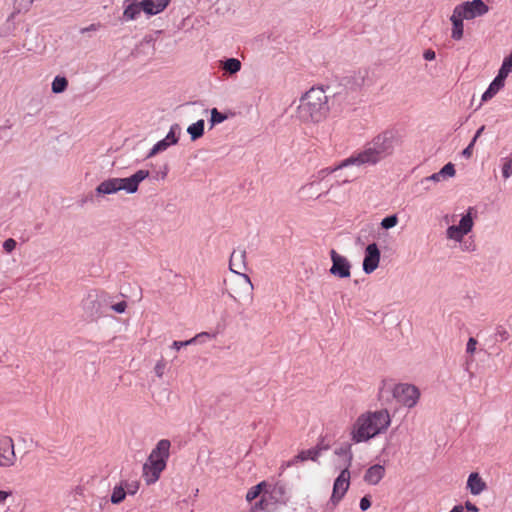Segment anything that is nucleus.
<instances>
[{
    "label": "nucleus",
    "mask_w": 512,
    "mask_h": 512,
    "mask_svg": "<svg viewBox=\"0 0 512 512\" xmlns=\"http://www.w3.org/2000/svg\"><path fill=\"white\" fill-rule=\"evenodd\" d=\"M391 416L387 409L366 411L360 414L351 427V440L354 443L367 442L387 431Z\"/></svg>",
    "instance_id": "obj_1"
},
{
    "label": "nucleus",
    "mask_w": 512,
    "mask_h": 512,
    "mask_svg": "<svg viewBox=\"0 0 512 512\" xmlns=\"http://www.w3.org/2000/svg\"><path fill=\"white\" fill-rule=\"evenodd\" d=\"M395 136L392 132L377 135L362 151L352 154L343 166L374 165L394 151Z\"/></svg>",
    "instance_id": "obj_2"
},
{
    "label": "nucleus",
    "mask_w": 512,
    "mask_h": 512,
    "mask_svg": "<svg viewBox=\"0 0 512 512\" xmlns=\"http://www.w3.org/2000/svg\"><path fill=\"white\" fill-rule=\"evenodd\" d=\"M328 96L323 88L312 87L300 99L297 109L299 119L304 123H320L329 114Z\"/></svg>",
    "instance_id": "obj_3"
},
{
    "label": "nucleus",
    "mask_w": 512,
    "mask_h": 512,
    "mask_svg": "<svg viewBox=\"0 0 512 512\" xmlns=\"http://www.w3.org/2000/svg\"><path fill=\"white\" fill-rule=\"evenodd\" d=\"M171 443L167 439L160 440L151 451L147 461L143 465L142 477L147 485L154 484L160 478L167 466L170 455Z\"/></svg>",
    "instance_id": "obj_4"
},
{
    "label": "nucleus",
    "mask_w": 512,
    "mask_h": 512,
    "mask_svg": "<svg viewBox=\"0 0 512 512\" xmlns=\"http://www.w3.org/2000/svg\"><path fill=\"white\" fill-rule=\"evenodd\" d=\"M488 12V6L482 0H472L457 5L450 17L452 22L451 37L460 40L463 37V21L471 20Z\"/></svg>",
    "instance_id": "obj_5"
},
{
    "label": "nucleus",
    "mask_w": 512,
    "mask_h": 512,
    "mask_svg": "<svg viewBox=\"0 0 512 512\" xmlns=\"http://www.w3.org/2000/svg\"><path fill=\"white\" fill-rule=\"evenodd\" d=\"M107 300L108 294L105 291L92 289L82 299L81 309L88 318L94 319L102 314Z\"/></svg>",
    "instance_id": "obj_6"
},
{
    "label": "nucleus",
    "mask_w": 512,
    "mask_h": 512,
    "mask_svg": "<svg viewBox=\"0 0 512 512\" xmlns=\"http://www.w3.org/2000/svg\"><path fill=\"white\" fill-rule=\"evenodd\" d=\"M393 397L405 407H414L420 398L419 389L407 383H400L394 386L392 390Z\"/></svg>",
    "instance_id": "obj_7"
},
{
    "label": "nucleus",
    "mask_w": 512,
    "mask_h": 512,
    "mask_svg": "<svg viewBox=\"0 0 512 512\" xmlns=\"http://www.w3.org/2000/svg\"><path fill=\"white\" fill-rule=\"evenodd\" d=\"M512 71V54L505 57L502 67L499 70L498 75L489 85L488 89L482 95V101H488L493 98L503 87L505 79Z\"/></svg>",
    "instance_id": "obj_8"
},
{
    "label": "nucleus",
    "mask_w": 512,
    "mask_h": 512,
    "mask_svg": "<svg viewBox=\"0 0 512 512\" xmlns=\"http://www.w3.org/2000/svg\"><path fill=\"white\" fill-rule=\"evenodd\" d=\"M352 462V454L349 453L347 464L345 467L341 470L339 476L335 479L334 485H333V491L331 495V502L333 505H337L340 500L344 497L346 494L349 486H350V471L349 468L351 466Z\"/></svg>",
    "instance_id": "obj_9"
},
{
    "label": "nucleus",
    "mask_w": 512,
    "mask_h": 512,
    "mask_svg": "<svg viewBox=\"0 0 512 512\" xmlns=\"http://www.w3.org/2000/svg\"><path fill=\"white\" fill-rule=\"evenodd\" d=\"M17 462L14 441L10 436L0 438V467L10 468Z\"/></svg>",
    "instance_id": "obj_10"
},
{
    "label": "nucleus",
    "mask_w": 512,
    "mask_h": 512,
    "mask_svg": "<svg viewBox=\"0 0 512 512\" xmlns=\"http://www.w3.org/2000/svg\"><path fill=\"white\" fill-rule=\"evenodd\" d=\"M149 176L148 170H138L133 175L127 178H116L118 192L123 190L129 194L138 191L139 184Z\"/></svg>",
    "instance_id": "obj_11"
},
{
    "label": "nucleus",
    "mask_w": 512,
    "mask_h": 512,
    "mask_svg": "<svg viewBox=\"0 0 512 512\" xmlns=\"http://www.w3.org/2000/svg\"><path fill=\"white\" fill-rule=\"evenodd\" d=\"M332 266L329 272L338 278H349L351 276V263L345 257L332 249L330 251Z\"/></svg>",
    "instance_id": "obj_12"
},
{
    "label": "nucleus",
    "mask_w": 512,
    "mask_h": 512,
    "mask_svg": "<svg viewBox=\"0 0 512 512\" xmlns=\"http://www.w3.org/2000/svg\"><path fill=\"white\" fill-rule=\"evenodd\" d=\"M472 227L473 220L469 210L468 213L461 218L459 225H452L448 227L446 231L447 238L455 241H461L463 237L472 230Z\"/></svg>",
    "instance_id": "obj_13"
},
{
    "label": "nucleus",
    "mask_w": 512,
    "mask_h": 512,
    "mask_svg": "<svg viewBox=\"0 0 512 512\" xmlns=\"http://www.w3.org/2000/svg\"><path fill=\"white\" fill-rule=\"evenodd\" d=\"M240 280L234 282L233 293L230 296L235 300L239 301L242 298L253 297V284L250 277L247 274H240Z\"/></svg>",
    "instance_id": "obj_14"
},
{
    "label": "nucleus",
    "mask_w": 512,
    "mask_h": 512,
    "mask_svg": "<svg viewBox=\"0 0 512 512\" xmlns=\"http://www.w3.org/2000/svg\"><path fill=\"white\" fill-rule=\"evenodd\" d=\"M380 262V251L376 243L369 244L365 249V257L363 260V270L370 274L374 272Z\"/></svg>",
    "instance_id": "obj_15"
},
{
    "label": "nucleus",
    "mask_w": 512,
    "mask_h": 512,
    "mask_svg": "<svg viewBox=\"0 0 512 512\" xmlns=\"http://www.w3.org/2000/svg\"><path fill=\"white\" fill-rule=\"evenodd\" d=\"M247 254L244 249L234 250L230 256L229 260V269L233 273L240 276L242 274L241 270H246L247 268Z\"/></svg>",
    "instance_id": "obj_16"
},
{
    "label": "nucleus",
    "mask_w": 512,
    "mask_h": 512,
    "mask_svg": "<svg viewBox=\"0 0 512 512\" xmlns=\"http://www.w3.org/2000/svg\"><path fill=\"white\" fill-rule=\"evenodd\" d=\"M178 142V138L175 135L173 128L168 132L166 137L163 140L157 142L153 148L150 150L148 157H153L156 154L165 151L169 146L176 144Z\"/></svg>",
    "instance_id": "obj_17"
},
{
    "label": "nucleus",
    "mask_w": 512,
    "mask_h": 512,
    "mask_svg": "<svg viewBox=\"0 0 512 512\" xmlns=\"http://www.w3.org/2000/svg\"><path fill=\"white\" fill-rule=\"evenodd\" d=\"M467 489L472 495H479L487 489V485L479 473L473 472L468 477Z\"/></svg>",
    "instance_id": "obj_18"
},
{
    "label": "nucleus",
    "mask_w": 512,
    "mask_h": 512,
    "mask_svg": "<svg viewBox=\"0 0 512 512\" xmlns=\"http://www.w3.org/2000/svg\"><path fill=\"white\" fill-rule=\"evenodd\" d=\"M170 0H142L141 6L144 12L149 15H155L162 12L169 4Z\"/></svg>",
    "instance_id": "obj_19"
},
{
    "label": "nucleus",
    "mask_w": 512,
    "mask_h": 512,
    "mask_svg": "<svg viewBox=\"0 0 512 512\" xmlns=\"http://www.w3.org/2000/svg\"><path fill=\"white\" fill-rule=\"evenodd\" d=\"M385 475V468L376 464L371 466L364 475V480L370 485L378 484Z\"/></svg>",
    "instance_id": "obj_20"
},
{
    "label": "nucleus",
    "mask_w": 512,
    "mask_h": 512,
    "mask_svg": "<svg viewBox=\"0 0 512 512\" xmlns=\"http://www.w3.org/2000/svg\"><path fill=\"white\" fill-rule=\"evenodd\" d=\"M116 178H109L102 181L95 189L98 195H109L118 192Z\"/></svg>",
    "instance_id": "obj_21"
},
{
    "label": "nucleus",
    "mask_w": 512,
    "mask_h": 512,
    "mask_svg": "<svg viewBox=\"0 0 512 512\" xmlns=\"http://www.w3.org/2000/svg\"><path fill=\"white\" fill-rule=\"evenodd\" d=\"M320 452H321V449L318 447L307 449V450H302L295 456L294 460L295 461H306V460L316 461L318 459V457L320 456Z\"/></svg>",
    "instance_id": "obj_22"
},
{
    "label": "nucleus",
    "mask_w": 512,
    "mask_h": 512,
    "mask_svg": "<svg viewBox=\"0 0 512 512\" xmlns=\"http://www.w3.org/2000/svg\"><path fill=\"white\" fill-rule=\"evenodd\" d=\"M187 132L191 136L192 140H196L202 137L204 133V120L200 119L197 122L193 123L187 128Z\"/></svg>",
    "instance_id": "obj_23"
},
{
    "label": "nucleus",
    "mask_w": 512,
    "mask_h": 512,
    "mask_svg": "<svg viewBox=\"0 0 512 512\" xmlns=\"http://www.w3.org/2000/svg\"><path fill=\"white\" fill-rule=\"evenodd\" d=\"M35 0H14V12L11 17H14L15 14L25 13L27 12Z\"/></svg>",
    "instance_id": "obj_24"
},
{
    "label": "nucleus",
    "mask_w": 512,
    "mask_h": 512,
    "mask_svg": "<svg viewBox=\"0 0 512 512\" xmlns=\"http://www.w3.org/2000/svg\"><path fill=\"white\" fill-rule=\"evenodd\" d=\"M266 486L267 483L265 481H262L259 484L251 487L246 494V500L248 502H252L253 500H255L263 492Z\"/></svg>",
    "instance_id": "obj_25"
},
{
    "label": "nucleus",
    "mask_w": 512,
    "mask_h": 512,
    "mask_svg": "<svg viewBox=\"0 0 512 512\" xmlns=\"http://www.w3.org/2000/svg\"><path fill=\"white\" fill-rule=\"evenodd\" d=\"M68 80L62 76H56L52 82L53 93H62L67 89Z\"/></svg>",
    "instance_id": "obj_26"
},
{
    "label": "nucleus",
    "mask_w": 512,
    "mask_h": 512,
    "mask_svg": "<svg viewBox=\"0 0 512 512\" xmlns=\"http://www.w3.org/2000/svg\"><path fill=\"white\" fill-rule=\"evenodd\" d=\"M141 10H143L141 3L140 4H130L124 10L123 16L127 20H133L140 14Z\"/></svg>",
    "instance_id": "obj_27"
},
{
    "label": "nucleus",
    "mask_w": 512,
    "mask_h": 512,
    "mask_svg": "<svg viewBox=\"0 0 512 512\" xmlns=\"http://www.w3.org/2000/svg\"><path fill=\"white\" fill-rule=\"evenodd\" d=\"M223 69L230 74H235L241 69V62L236 58H230L223 64Z\"/></svg>",
    "instance_id": "obj_28"
},
{
    "label": "nucleus",
    "mask_w": 512,
    "mask_h": 512,
    "mask_svg": "<svg viewBox=\"0 0 512 512\" xmlns=\"http://www.w3.org/2000/svg\"><path fill=\"white\" fill-rule=\"evenodd\" d=\"M125 497H126V490L122 485L115 486L113 488L112 495H111V502L113 504L121 503L125 499Z\"/></svg>",
    "instance_id": "obj_29"
},
{
    "label": "nucleus",
    "mask_w": 512,
    "mask_h": 512,
    "mask_svg": "<svg viewBox=\"0 0 512 512\" xmlns=\"http://www.w3.org/2000/svg\"><path fill=\"white\" fill-rule=\"evenodd\" d=\"M347 159L341 161L337 166L335 167H327V168H324V169H321L319 172H318V177L320 179H323L325 178L326 176L336 172L337 170L339 169H342V168H345L346 166H343L344 163H346Z\"/></svg>",
    "instance_id": "obj_30"
},
{
    "label": "nucleus",
    "mask_w": 512,
    "mask_h": 512,
    "mask_svg": "<svg viewBox=\"0 0 512 512\" xmlns=\"http://www.w3.org/2000/svg\"><path fill=\"white\" fill-rule=\"evenodd\" d=\"M203 336H209V334L208 333H200L197 336H195L187 341H174L172 344V347L175 348L176 350H179L180 348H182L184 346L193 344L198 338L203 337Z\"/></svg>",
    "instance_id": "obj_31"
},
{
    "label": "nucleus",
    "mask_w": 512,
    "mask_h": 512,
    "mask_svg": "<svg viewBox=\"0 0 512 512\" xmlns=\"http://www.w3.org/2000/svg\"><path fill=\"white\" fill-rule=\"evenodd\" d=\"M398 224V217L396 215H391L386 218H384L381 221V226L384 229H390L395 227Z\"/></svg>",
    "instance_id": "obj_32"
},
{
    "label": "nucleus",
    "mask_w": 512,
    "mask_h": 512,
    "mask_svg": "<svg viewBox=\"0 0 512 512\" xmlns=\"http://www.w3.org/2000/svg\"><path fill=\"white\" fill-rule=\"evenodd\" d=\"M226 119V116L221 114L216 108L211 110V126L221 123Z\"/></svg>",
    "instance_id": "obj_33"
},
{
    "label": "nucleus",
    "mask_w": 512,
    "mask_h": 512,
    "mask_svg": "<svg viewBox=\"0 0 512 512\" xmlns=\"http://www.w3.org/2000/svg\"><path fill=\"white\" fill-rule=\"evenodd\" d=\"M455 167L452 163H447L441 170L440 174L442 175L443 179L447 177H453L455 175Z\"/></svg>",
    "instance_id": "obj_34"
},
{
    "label": "nucleus",
    "mask_w": 512,
    "mask_h": 512,
    "mask_svg": "<svg viewBox=\"0 0 512 512\" xmlns=\"http://www.w3.org/2000/svg\"><path fill=\"white\" fill-rule=\"evenodd\" d=\"M512 160L505 158L502 166V176L504 179H508L511 175Z\"/></svg>",
    "instance_id": "obj_35"
},
{
    "label": "nucleus",
    "mask_w": 512,
    "mask_h": 512,
    "mask_svg": "<svg viewBox=\"0 0 512 512\" xmlns=\"http://www.w3.org/2000/svg\"><path fill=\"white\" fill-rule=\"evenodd\" d=\"M16 245H17L16 241L13 238H9V239L4 241L3 249L7 253H11L16 248Z\"/></svg>",
    "instance_id": "obj_36"
},
{
    "label": "nucleus",
    "mask_w": 512,
    "mask_h": 512,
    "mask_svg": "<svg viewBox=\"0 0 512 512\" xmlns=\"http://www.w3.org/2000/svg\"><path fill=\"white\" fill-rule=\"evenodd\" d=\"M123 487L127 491L126 493L133 495L138 491L139 483L137 481H133L131 483H126L125 486H123Z\"/></svg>",
    "instance_id": "obj_37"
},
{
    "label": "nucleus",
    "mask_w": 512,
    "mask_h": 512,
    "mask_svg": "<svg viewBox=\"0 0 512 512\" xmlns=\"http://www.w3.org/2000/svg\"><path fill=\"white\" fill-rule=\"evenodd\" d=\"M477 346V340L473 337L469 338L466 345V352L470 355L474 354Z\"/></svg>",
    "instance_id": "obj_38"
},
{
    "label": "nucleus",
    "mask_w": 512,
    "mask_h": 512,
    "mask_svg": "<svg viewBox=\"0 0 512 512\" xmlns=\"http://www.w3.org/2000/svg\"><path fill=\"white\" fill-rule=\"evenodd\" d=\"M268 500L266 498V496L264 495L259 502H257L254 506V510H268Z\"/></svg>",
    "instance_id": "obj_39"
},
{
    "label": "nucleus",
    "mask_w": 512,
    "mask_h": 512,
    "mask_svg": "<svg viewBox=\"0 0 512 512\" xmlns=\"http://www.w3.org/2000/svg\"><path fill=\"white\" fill-rule=\"evenodd\" d=\"M165 363L163 361H158L154 367V371L156 375L161 378L164 374Z\"/></svg>",
    "instance_id": "obj_40"
},
{
    "label": "nucleus",
    "mask_w": 512,
    "mask_h": 512,
    "mask_svg": "<svg viewBox=\"0 0 512 512\" xmlns=\"http://www.w3.org/2000/svg\"><path fill=\"white\" fill-rule=\"evenodd\" d=\"M127 308V303L125 301H121L112 305V309L117 313H124Z\"/></svg>",
    "instance_id": "obj_41"
},
{
    "label": "nucleus",
    "mask_w": 512,
    "mask_h": 512,
    "mask_svg": "<svg viewBox=\"0 0 512 512\" xmlns=\"http://www.w3.org/2000/svg\"><path fill=\"white\" fill-rule=\"evenodd\" d=\"M370 506H371V501L369 500V498L367 496L363 497L360 500V508H361V510L366 511L367 509L370 508Z\"/></svg>",
    "instance_id": "obj_42"
},
{
    "label": "nucleus",
    "mask_w": 512,
    "mask_h": 512,
    "mask_svg": "<svg viewBox=\"0 0 512 512\" xmlns=\"http://www.w3.org/2000/svg\"><path fill=\"white\" fill-rule=\"evenodd\" d=\"M423 57H424L425 60L432 61V60L435 59L436 54H435V52L433 50L428 49V50H426L424 52Z\"/></svg>",
    "instance_id": "obj_43"
},
{
    "label": "nucleus",
    "mask_w": 512,
    "mask_h": 512,
    "mask_svg": "<svg viewBox=\"0 0 512 512\" xmlns=\"http://www.w3.org/2000/svg\"><path fill=\"white\" fill-rule=\"evenodd\" d=\"M10 496L11 492L0 490V503H4Z\"/></svg>",
    "instance_id": "obj_44"
},
{
    "label": "nucleus",
    "mask_w": 512,
    "mask_h": 512,
    "mask_svg": "<svg viewBox=\"0 0 512 512\" xmlns=\"http://www.w3.org/2000/svg\"><path fill=\"white\" fill-rule=\"evenodd\" d=\"M426 179H427V180H432V181L438 182V181H440L441 179H443V177H442V175L440 174V171H439V172L434 173V174H432L431 176L427 177Z\"/></svg>",
    "instance_id": "obj_45"
},
{
    "label": "nucleus",
    "mask_w": 512,
    "mask_h": 512,
    "mask_svg": "<svg viewBox=\"0 0 512 512\" xmlns=\"http://www.w3.org/2000/svg\"><path fill=\"white\" fill-rule=\"evenodd\" d=\"M465 506L469 511L478 512L476 505L472 504L471 502H466Z\"/></svg>",
    "instance_id": "obj_46"
},
{
    "label": "nucleus",
    "mask_w": 512,
    "mask_h": 512,
    "mask_svg": "<svg viewBox=\"0 0 512 512\" xmlns=\"http://www.w3.org/2000/svg\"><path fill=\"white\" fill-rule=\"evenodd\" d=\"M474 143L473 141L468 145V147L463 151V154L467 157L471 155V149L473 147Z\"/></svg>",
    "instance_id": "obj_47"
},
{
    "label": "nucleus",
    "mask_w": 512,
    "mask_h": 512,
    "mask_svg": "<svg viewBox=\"0 0 512 512\" xmlns=\"http://www.w3.org/2000/svg\"><path fill=\"white\" fill-rule=\"evenodd\" d=\"M483 130H484V126L480 127V128L477 130V132H476V134H475V136H474V138H473V140H472V141H473V143H475V142H476L477 138L482 134Z\"/></svg>",
    "instance_id": "obj_48"
},
{
    "label": "nucleus",
    "mask_w": 512,
    "mask_h": 512,
    "mask_svg": "<svg viewBox=\"0 0 512 512\" xmlns=\"http://www.w3.org/2000/svg\"><path fill=\"white\" fill-rule=\"evenodd\" d=\"M98 28V25L96 24H91L89 27L83 29V32L84 31H92V30H96Z\"/></svg>",
    "instance_id": "obj_49"
},
{
    "label": "nucleus",
    "mask_w": 512,
    "mask_h": 512,
    "mask_svg": "<svg viewBox=\"0 0 512 512\" xmlns=\"http://www.w3.org/2000/svg\"><path fill=\"white\" fill-rule=\"evenodd\" d=\"M450 512H463V507L461 505L454 506Z\"/></svg>",
    "instance_id": "obj_50"
},
{
    "label": "nucleus",
    "mask_w": 512,
    "mask_h": 512,
    "mask_svg": "<svg viewBox=\"0 0 512 512\" xmlns=\"http://www.w3.org/2000/svg\"><path fill=\"white\" fill-rule=\"evenodd\" d=\"M283 488L282 487H279V488H274L272 493H275V494H279V495H282L283 494Z\"/></svg>",
    "instance_id": "obj_51"
}]
</instances>
